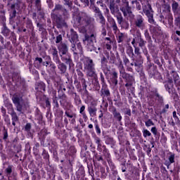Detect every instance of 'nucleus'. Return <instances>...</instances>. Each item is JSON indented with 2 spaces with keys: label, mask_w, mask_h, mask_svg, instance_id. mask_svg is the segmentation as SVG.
Listing matches in <instances>:
<instances>
[{
  "label": "nucleus",
  "mask_w": 180,
  "mask_h": 180,
  "mask_svg": "<svg viewBox=\"0 0 180 180\" xmlns=\"http://www.w3.org/2000/svg\"><path fill=\"white\" fill-rule=\"evenodd\" d=\"M52 23H66L70 19V12L60 4H56L51 13Z\"/></svg>",
  "instance_id": "f257e3e1"
},
{
  "label": "nucleus",
  "mask_w": 180,
  "mask_h": 180,
  "mask_svg": "<svg viewBox=\"0 0 180 180\" xmlns=\"http://www.w3.org/2000/svg\"><path fill=\"white\" fill-rule=\"evenodd\" d=\"M172 10L174 14L175 13H179L180 12V6L179 4L176 2L175 0H172Z\"/></svg>",
  "instance_id": "ddd939ff"
},
{
  "label": "nucleus",
  "mask_w": 180,
  "mask_h": 180,
  "mask_svg": "<svg viewBox=\"0 0 180 180\" xmlns=\"http://www.w3.org/2000/svg\"><path fill=\"white\" fill-rule=\"evenodd\" d=\"M30 127H32L30 124H27L26 126H25V130H27V131L30 130Z\"/></svg>",
  "instance_id": "37998d69"
},
{
  "label": "nucleus",
  "mask_w": 180,
  "mask_h": 180,
  "mask_svg": "<svg viewBox=\"0 0 180 180\" xmlns=\"http://www.w3.org/2000/svg\"><path fill=\"white\" fill-rule=\"evenodd\" d=\"M174 15V23H180V12L176 13Z\"/></svg>",
  "instance_id": "aec40b11"
},
{
  "label": "nucleus",
  "mask_w": 180,
  "mask_h": 180,
  "mask_svg": "<svg viewBox=\"0 0 180 180\" xmlns=\"http://www.w3.org/2000/svg\"><path fill=\"white\" fill-rule=\"evenodd\" d=\"M82 116H83V119H84V120H86L88 119V117L86 116V114L85 112L82 113Z\"/></svg>",
  "instance_id": "de8ad7c7"
},
{
  "label": "nucleus",
  "mask_w": 180,
  "mask_h": 180,
  "mask_svg": "<svg viewBox=\"0 0 180 180\" xmlns=\"http://www.w3.org/2000/svg\"><path fill=\"white\" fill-rule=\"evenodd\" d=\"M176 33L178 34V36H180V31H176Z\"/></svg>",
  "instance_id": "680f3d73"
},
{
  "label": "nucleus",
  "mask_w": 180,
  "mask_h": 180,
  "mask_svg": "<svg viewBox=\"0 0 180 180\" xmlns=\"http://www.w3.org/2000/svg\"><path fill=\"white\" fill-rule=\"evenodd\" d=\"M46 4L50 9H53V8H54V2L53 0H46Z\"/></svg>",
  "instance_id": "4be33fe9"
},
{
  "label": "nucleus",
  "mask_w": 180,
  "mask_h": 180,
  "mask_svg": "<svg viewBox=\"0 0 180 180\" xmlns=\"http://www.w3.org/2000/svg\"><path fill=\"white\" fill-rule=\"evenodd\" d=\"M0 41L2 44H4V38L2 37H0Z\"/></svg>",
  "instance_id": "5fc2aeb1"
},
{
  "label": "nucleus",
  "mask_w": 180,
  "mask_h": 180,
  "mask_svg": "<svg viewBox=\"0 0 180 180\" xmlns=\"http://www.w3.org/2000/svg\"><path fill=\"white\" fill-rule=\"evenodd\" d=\"M32 16H33L34 18H36V13H32Z\"/></svg>",
  "instance_id": "e2e57ef3"
},
{
  "label": "nucleus",
  "mask_w": 180,
  "mask_h": 180,
  "mask_svg": "<svg viewBox=\"0 0 180 180\" xmlns=\"http://www.w3.org/2000/svg\"><path fill=\"white\" fill-rule=\"evenodd\" d=\"M79 31L82 32V33H86V28H85L84 27H82L79 29Z\"/></svg>",
  "instance_id": "ea45409f"
},
{
  "label": "nucleus",
  "mask_w": 180,
  "mask_h": 180,
  "mask_svg": "<svg viewBox=\"0 0 180 180\" xmlns=\"http://www.w3.org/2000/svg\"><path fill=\"white\" fill-rule=\"evenodd\" d=\"M145 124L147 127H150V126H154V122L151 120H148L145 122Z\"/></svg>",
  "instance_id": "a878e982"
},
{
  "label": "nucleus",
  "mask_w": 180,
  "mask_h": 180,
  "mask_svg": "<svg viewBox=\"0 0 180 180\" xmlns=\"http://www.w3.org/2000/svg\"><path fill=\"white\" fill-rule=\"evenodd\" d=\"M61 40H63V37H61V35H58L56 37V43H60V41H61Z\"/></svg>",
  "instance_id": "c9c22d12"
},
{
  "label": "nucleus",
  "mask_w": 180,
  "mask_h": 180,
  "mask_svg": "<svg viewBox=\"0 0 180 180\" xmlns=\"http://www.w3.org/2000/svg\"><path fill=\"white\" fill-rule=\"evenodd\" d=\"M173 117H178L177 116H176V111H174L173 112Z\"/></svg>",
  "instance_id": "864d4df0"
},
{
  "label": "nucleus",
  "mask_w": 180,
  "mask_h": 180,
  "mask_svg": "<svg viewBox=\"0 0 180 180\" xmlns=\"http://www.w3.org/2000/svg\"><path fill=\"white\" fill-rule=\"evenodd\" d=\"M165 86L169 94H172L174 91V82H172V80H169L167 84H165Z\"/></svg>",
  "instance_id": "2eb2a0df"
},
{
  "label": "nucleus",
  "mask_w": 180,
  "mask_h": 180,
  "mask_svg": "<svg viewBox=\"0 0 180 180\" xmlns=\"http://www.w3.org/2000/svg\"><path fill=\"white\" fill-rule=\"evenodd\" d=\"M150 131H151L155 136H157V128H156L155 127H152Z\"/></svg>",
  "instance_id": "473e14b6"
},
{
  "label": "nucleus",
  "mask_w": 180,
  "mask_h": 180,
  "mask_svg": "<svg viewBox=\"0 0 180 180\" xmlns=\"http://www.w3.org/2000/svg\"><path fill=\"white\" fill-rule=\"evenodd\" d=\"M139 13L146 15L149 23H155L154 22V10H153V6L148 1L142 4V11H139Z\"/></svg>",
  "instance_id": "7ed1b4c3"
},
{
  "label": "nucleus",
  "mask_w": 180,
  "mask_h": 180,
  "mask_svg": "<svg viewBox=\"0 0 180 180\" xmlns=\"http://www.w3.org/2000/svg\"><path fill=\"white\" fill-rule=\"evenodd\" d=\"M84 110H85V105H82V106L80 108L79 113H81V114L84 113Z\"/></svg>",
  "instance_id": "a19ab883"
},
{
  "label": "nucleus",
  "mask_w": 180,
  "mask_h": 180,
  "mask_svg": "<svg viewBox=\"0 0 180 180\" xmlns=\"http://www.w3.org/2000/svg\"><path fill=\"white\" fill-rule=\"evenodd\" d=\"M143 137H150L151 136V132L148 129H143Z\"/></svg>",
  "instance_id": "b1692460"
},
{
  "label": "nucleus",
  "mask_w": 180,
  "mask_h": 180,
  "mask_svg": "<svg viewBox=\"0 0 180 180\" xmlns=\"http://www.w3.org/2000/svg\"><path fill=\"white\" fill-rule=\"evenodd\" d=\"M52 54H53V57H55V58L58 57V51H57V49H53V51H52Z\"/></svg>",
  "instance_id": "c756f323"
},
{
  "label": "nucleus",
  "mask_w": 180,
  "mask_h": 180,
  "mask_svg": "<svg viewBox=\"0 0 180 180\" xmlns=\"http://www.w3.org/2000/svg\"><path fill=\"white\" fill-rule=\"evenodd\" d=\"M84 44H86L89 50L90 51H92L94 50V41H92V39L88 37H85V39L83 40Z\"/></svg>",
  "instance_id": "f8f14e48"
},
{
  "label": "nucleus",
  "mask_w": 180,
  "mask_h": 180,
  "mask_svg": "<svg viewBox=\"0 0 180 180\" xmlns=\"http://www.w3.org/2000/svg\"><path fill=\"white\" fill-rule=\"evenodd\" d=\"M114 116L115 117H116V119H117L118 120H122V115H120V112H115L114 113Z\"/></svg>",
  "instance_id": "c85d7f7f"
},
{
  "label": "nucleus",
  "mask_w": 180,
  "mask_h": 180,
  "mask_svg": "<svg viewBox=\"0 0 180 180\" xmlns=\"http://www.w3.org/2000/svg\"><path fill=\"white\" fill-rule=\"evenodd\" d=\"M174 158H175V156L174 155H172L169 156V161L170 164H173V162H174Z\"/></svg>",
  "instance_id": "2f4dec72"
},
{
  "label": "nucleus",
  "mask_w": 180,
  "mask_h": 180,
  "mask_svg": "<svg viewBox=\"0 0 180 180\" xmlns=\"http://www.w3.org/2000/svg\"><path fill=\"white\" fill-rule=\"evenodd\" d=\"M19 9V5L18 4H12L11 6V12H10V20H12L13 18H16V15L18 13V10Z\"/></svg>",
  "instance_id": "9b49d317"
},
{
  "label": "nucleus",
  "mask_w": 180,
  "mask_h": 180,
  "mask_svg": "<svg viewBox=\"0 0 180 180\" xmlns=\"http://www.w3.org/2000/svg\"><path fill=\"white\" fill-rule=\"evenodd\" d=\"M160 15L158 17L159 22L161 23H174V16L171 13V6L168 2L163 0V4L160 8Z\"/></svg>",
  "instance_id": "f03ea898"
},
{
  "label": "nucleus",
  "mask_w": 180,
  "mask_h": 180,
  "mask_svg": "<svg viewBox=\"0 0 180 180\" xmlns=\"http://www.w3.org/2000/svg\"><path fill=\"white\" fill-rule=\"evenodd\" d=\"M112 84L117 85V72H112Z\"/></svg>",
  "instance_id": "6ab92c4d"
},
{
  "label": "nucleus",
  "mask_w": 180,
  "mask_h": 180,
  "mask_svg": "<svg viewBox=\"0 0 180 180\" xmlns=\"http://www.w3.org/2000/svg\"><path fill=\"white\" fill-rule=\"evenodd\" d=\"M58 49L60 56H64V54H67V52L68 51V48L67 47V45L65 44H62L60 46H59Z\"/></svg>",
  "instance_id": "dca6fc26"
},
{
  "label": "nucleus",
  "mask_w": 180,
  "mask_h": 180,
  "mask_svg": "<svg viewBox=\"0 0 180 180\" xmlns=\"http://www.w3.org/2000/svg\"><path fill=\"white\" fill-rule=\"evenodd\" d=\"M79 10L77 8L76 12L72 13V20L74 23H92L94 18L86 15L85 13H78Z\"/></svg>",
  "instance_id": "20e7f679"
},
{
  "label": "nucleus",
  "mask_w": 180,
  "mask_h": 180,
  "mask_svg": "<svg viewBox=\"0 0 180 180\" xmlns=\"http://www.w3.org/2000/svg\"><path fill=\"white\" fill-rule=\"evenodd\" d=\"M48 65H49V62H46V67H47Z\"/></svg>",
  "instance_id": "774afa93"
},
{
  "label": "nucleus",
  "mask_w": 180,
  "mask_h": 180,
  "mask_svg": "<svg viewBox=\"0 0 180 180\" xmlns=\"http://www.w3.org/2000/svg\"><path fill=\"white\" fill-rule=\"evenodd\" d=\"M124 39V35L123 34H118V43H122L123 39Z\"/></svg>",
  "instance_id": "bb28decb"
},
{
  "label": "nucleus",
  "mask_w": 180,
  "mask_h": 180,
  "mask_svg": "<svg viewBox=\"0 0 180 180\" xmlns=\"http://www.w3.org/2000/svg\"><path fill=\"white\" fill-rule=\"evenodd\" d=\"M103 117V114L101 113L100 115H99V117Z\"/></svg>",
  "instance_id": "338daca9"
},
{
  "label": "nucleus",
  "mask_w": 180,
  "mask_h": 180,
  "mask_svg": "<svg viewBox=\"0 0 180 180\" xmlns=\"http://www.w3.org/2000/svg\"><path fill=\"white\" fill-rule=\"evenodd\" d=\"M121 0H115L116 4H120Z\"/></svg>",
  "instance_id": "052dcab7"
},
{
  "label": "nucleus",
  "mask_w": 180,
  "mask_h": 180,
  "mask_svg": "<svg viewBox=\"0 0 180 180\" xmlns=\"http://www.w3.org/2000/svg\"><path fill=\"white\" fill-rule=\"evenodd\" d=\"M120 9L121 12H122L124 18H127V16H130L131 18H134V14H133V11H131V6H129V3L119 4Z\"/></svg>",
  "instance_id": "6e6552de"
},
{
  "label": "nucleus",
  "mask_w": 180,
  "mask_h": 180,
  "mask_svg": "<svg viewBox=\"0 0 180 180\" xmlns=\"http://www.w3.org/2000/svg\"><path fill=\"white\" fill-rule=\"evenodd\" d=\"M165 109H169V105L168 104L165 105Z\"/></svg>",
  "instance_id": "bf43d9fd"
},
{
  "label": "nucleus",
  "mask_w": 180,
  "mask_h": 180,
  "mask_svg": "<svg viewBox=\"0 0 180 180\" xmlns=\"http://www.w3.org/2000/svg\"><path fill=\"white\" fill-rule=\"evenodd\" d=\"M136 11H138L139 12H143V6H141L140 2H139V1L136 4Z\"/></svg>",
  "instance_id": "5701e85b"
},
{
  "label": "nucleus",
  "mask_w": 180,
  "mask_h": 180,
  "mask_svg": "<svg viewBox=\"0 0 180 180\" xmlns=\"http://www.w3.org/2000/svg\"><path fill=\"white\" fill-rule=\"evenodd\" d=\"M80 1L84 6H89L90 4L91 6H93V11L95 13L96 18L101 20V23H105V18L103 17V15H102V12H101L99 8L95 6L96 0H80Z\"/></svg>",
  "instance_id": "39448f33"
},
{
  "label": "nucleus",
  "mask_w": 180,
  "mask_h": 180,
  "mask_svg": "<svg viewBox=\"0 0 180 180\" xmlns=\"http://www.w3.org/2000/svg\"><path fill=\"white\" fill-rule=\"evenodd\" d=\"M134 43H136V40L133 39V41H131V44H133L134 47H136Z\"/></svg>",
  "instance_id": "4d7b16f0"
},
{
  "label": "nucleus",
  "mask_w": 180,
  "mask_h": 180,
  "mask_svg": "<svg viewBox=\"0 0 180 180\" xmlns=\"http://www.w3.org/2000/svg\"><path fill=\"white\" fill-rule=\"evenodd\" d=\"M12 101L14 103V105H19L20 103V99L18 98L16 96H13L12 98Z\"/></svg>",
  "instance_id": "412c9836"
},
{
  "label": "nucleus",
  "mask_w": 180,
  "mask_h": 180,
  "mask_svg": "<svg viewBox=\"0 0 180 180\" xmlns=\"http://www.w3.org/2000/svg\"><path fill=\"white\" fill-rule=\"evenodd\" d=\"M96 133L101 134V128H99V125H98V124H96Z\"/></svg>",
  "instance_id": "e433bc0d"
},
{
  "label": "nucleus",
  "mask_w": 180,
  "mask_h": 180,
  "mask_svg": "<svg viewBox=\"0 0 180 180\" xmlns=\"http://www.w3.org/2000/svg\"><path fill=\"white\" fill-rule=\"evenodd\" d=\"M15 122H16V121H13V122H12L13 126H15Z\"/></svg>",
  "instance_id": "0e129e2a"
},
{
  "label": "nucleus",
  "mask_w": 180,
  "mask_h": 180,
  "mask_svg": "<svg viewBox=\"0 0 180 180\" xmlns=\"http://www.w3.org/2000/svg\"><path fill=\"white\" fill-rule=\"evenodd\" d=\"M89 115H91V116H92V115H95L96 113V108H89Z\"/></svg>",
  "instance_id": "393cba45"
},
{
  "label": "nucleus",
  "mask_w": 180,
  "mask_h": 180,
  "mask_svg": "<svg viewBox=\"0 0 180 180\" xmlns=\"http://www.w3.org/2000/svg\"><path fill=\"white\" fill-rule=\"evenodd\" d=\"M15 106L18 112H22V105H20V103H19V104L15 105Z\"/></svg>",
  "instance_id": "72a5a7b5"
},
{
  "label": "nucleus",
  "mask_w": 180,
  "mask_h": 180,
  "mask_svg": "<svg viewBox=\"0 0 180 180\" xmlns=\"http://www.w3.org/2000/svg\"><path fill=\"white\" fill-rule=\"evenodd\" d=\"M108 21L109 22V23H116V22L115 21V19H113L111 17L108 18Z\"/></svg>",
  "instance_id": "f704fd0d"
},
{
  "label": "nucleus",
  "mask_w": 180,
  "mask_h": 180,
  "mask_svg": "<svg viewBox=\"0 0 180 180\" xmlns=\"http://www.w3.org/2000/svg\"><path fill=\"white\" fill-rule=\"evenodd\" d=\"M96 5H98V6H101V8H103V6H105V4H103V0L97 1Z\"/></svg>",
  "instance_id": "cd10ccee"
},
{
  "label": "nucleus",
  "mask_w": 180,
  "mask_h": 180,
  "mask_svg": "<svg viewBox=\"0 0 180 180\" xmlns=\"http://www.w3.org/2000/svg\"><path fill=\"white\" fill-rule=\"evenodd\" d=\"M105 49H107V50H110V49H112V46H110V44H107L105 45Z\"/></svg>",
  "instance_id": "09e8293b"
},
{
  "label": "nucleus",
  "mask_w": 180,
  "mask_h": 180,
  "mask_svg": "<svg viewBox=\"0 0 180 180\" xmlns=\"http://www.w3.org/2000/svg\"><path fill=\"white\" fill-rule=\"evenodd\" d=\"M36 60L39 61V63H41L43 61V59H41V58H37Z\"/></svg>",
  "instance_id": "603ef678"
},
{
  "label": "nucleus",
  "mask_w": 180,
  "mask_h": 180,
  "mask_svg": "<svg viewBox=\"0 0 180 180\" xmlns=\"http://www.w3.org/2000/svg\"><path fill=\"white\" fill-rule=\"evenodd\" d=\"M138 3L139 1H137V0H133L131 1V5H134V4L136 5Z\"/></svg>",
  "instance_id": "8fccbe9b"
},
{
  "label": "nucleus",
  "mask_w": 180,
  "mask_h": 180,
  "mask_svg": "<svg viewBox=\"0 0 180 180\" xmlns=\"http://www.w3.org/2000/svg\"><path fill=\"white\" fill-rule=\"evenodd\" d=\"M35 6L37 12H41V0H36Z\"/></svg>",
  "instance_id": "f3484780"
},
{
  "label": "nucleus",
  "mask_w": 180,
  "mask_h": 180,
  "mask_svg": "<svg viewBox=\"0 0 180 180\" xmlns=\"http://www.w3.org/2000/svg\"><path fill=\"white\" fill-rule=\"evenodd\" d=\"M3 34H4V36H8L9 30L8 28L5 27L3 30Z\"/></svg>",
  "instance_id": "7c9ffc66"
},
{
  "label": "nucleus",
  "mask_w": 180,
  "mask_h": 180,
  "mask_svg": "<svg viewBox=\"0 0 180 180\" xmlns=\"http://www.w3.org/2000/svg\"><path fill=\"white\" fill-rule=\"evenodd\" d=\"M103 36H106V32H103Z\"/></svg>",
  "instance_id": "69168bd1"
},
{
  "label": "nucleus",
  "mask_w": 180,
  "mask_h": 180,
  "mask_svg": "<svg viewBox=\"0 0 180 180\" xmlns=\"http://www.w3.org/2000/svg\"><path fill=\"white\" fill-rule=\"evenodd\" d=\"M0 19H1V20H2V23H6V18L5 17V16H1V17H0Z\"/></svg>",
  "instance_id": "79ce46f5"
},
{
  "label": "nucleus",
  "mask_w": 180,
  "mask_h": 180,
  "mask_svg": "<svg viewBox=\"0 0 180 180\" xmlns=\"http://www.w3.org/2000/svg\"><path fill=\"white\" fill-rule=\"evenodd\" d=\"M129 18L131 23H133V19L134 23H143V22H144V18H143V16L141 15H136L135 18L134 15V18L129 16Z\"/></svg>",
  "instance_id": "4468645a"
},
{
  "label": "nucleus",
  "mask_w": 180,
  "mask_h": 180,
  "mask_svg": "<svg viewBox=\"0 0 180 180\" xmlns=\"http://www.w3.org/2000/svg\"><path fill=\"white\" fill-rule=\"evenodd\" d=\"M6 172H7L8 174H11V172H12V168L8 167L7 169H6Z\"/></svg>",
  "instance_id": "a18cd8bd"
},
{
  "label": "nucleus",
  "mask_w": 180,
  "mask_h": 180,
  "mask_svg": "<svg viewBox=\"0 0 180 180\" xmlns=\"http://www.w3.org/2000/svg\"><path fill=\"white\" fill-rule=\"evenodd\" d=\"M94 128V125H92V124H89V129H93Z\"/></svg>",
  "instance_id": "6e6d98bb"
},
{
  "label": "nucleus",
  "mask_w": 180,
  "mask_h": 180,
  "mask_svg": "<svg viewBox=\"0 0 180 180\" xmlns=\"http://www.w3.org/2000/svg\"><path fill=\"white\" fill-rule=\"evenodd\" d=\"M110 11L112 15H116L120 13L119 6L116 5L114 0L110 1Z\"/></svg>",
  "instance_id": "9d476101"
},
{
  "label": "nucleus",
  "mask_w": 180,
  "mask_h": 180,
  "mask_svg": "<svg viewBox=\"0 0 180 180\" xmlns=\"http://www.w3.org/2000/svg\"><path fill=\"white\" fill-rule=\"evenodd\" d=\"M58 68H60L61 70H65V65L63 63H60L58 65Z\"/></svg>",
  "instance_id": "58836bf2"
},
{
  "label": "nucleus",
  "mask_w": 180,
  "mask_h": 180,
  "mask_svg": "<svg viewBox=\"0 0 180 180\" xmlns=\"http://www.w3.org/2000/svg\"><path fill=\"white\" fill-rule=\"evenodd\" d=\"M139 46H140V47H143V46H144V43L143 42H141L139 44Z\"/></svg>",
  "instance_id": "13d9d810"
},
{
  "label": "nucleus",
  "mask_w": 180,
  "mask_h": 180,
  "mask_svg": "<svg viewBox=\"0 0 180 180\" xmlns=\"http://www.w3.org/2000/svg\"><path fill=\"white\" fill-rule=\"evenodd\" d=\"M84 70L88 77H95V68H94V63L89 58H84L82 59Z\"/></svg>",
  "instance_id": "423d86ee"
},
{
  "label": "nucleus",
  "mask_w": 180,
  "mask_h": 180,
  "mask_svg": "<svg viewBox=\"0 0 180 180\" xmlns=\"http://www.w3.org/2000/svg\"><path fill=\"white\" fill-rule=\"evenodd\" d=\"M61 1L65 6H68L70 11H72L73 4L77 6H80L78 0H61Z\"/></svg>",
  "instance_id": "1a4fd4ad"
},
{
  "label": "nucleus",
  "mask_w": 180,
  "mask_h": 180,
  "mask_svg": "<svg viewBox=\"0 0 180 180\" xmlns=\"http://www.w3.org/2000/svg\"><path fill=\"white\" fill-rule=\"evenodd\" d=\"M65 115H66V116L68 117H70V119H72V117H74V116L72 115H70L68 112H65Z\"/></svg>",
  "instance_id": "c03bdc74"
},
{
  "label": "nucleus",
  "mask_w": 180,
  "mask_h": 180,
  "mask_svg": "<svg viewBox=\"0 0 180 180\" xmlns=\"http://www.w3.org/2000/svg\"><path fill=\"white\" fill-rule=\"evenodd\" d=\"M12 117L13 121L18 122V116L16 115V114H13Z\"/></svg>",
  "instance_id": "4c0bfd02"
},
{
  "label": "nucleus",
  "mask_w": 180,
  "mask_h": 180,
  "mask_svg": "<svg viewBox=\"0 0 180 180\" xmlns=\"http://www.w3.org/2000/svg\"><path fill=\"white\" fill-rule=\"evenodd\" d=\"M129 4V0H121L120 4Z\"/></svg>",
  "instance_id": "49530a36"
},
{
  "label": "nucleus",
  "mask_w": 180,
  "mask_h": 180,
  "mask_svg": "<svg viewBox=\"0 0 180 180\" xmlns=\"http://www.w3.org/2000/svg\"><path fill=\"white\" fill-rule=\"evenodd\" d=\"M68 36H69V39H70V42L72 44V47L73 49V51H75L74 50L75 47H77V50H79V52L82 51V46H81V44L78 40V34H77V32H75L74 30H70V32L68 33Z\"/></svg>",
  "instance_id": "0eeeda50"
},
{
  "label": "nucleus",
  "mask_w": 180,
  "mask_h": 180,
  "mask_svg": "<svg viewBox=\"0 0 180 180\" xmlns=\"http://www.w3.org/2000/svg\"><path fill=\"white\" fill-rule=\"evenodd\" d=\"M140 50L137 48V47H135V54H139Z\"/></svg>",
  "instance_id": "3c124183"
},
{
  "label": "nucleus",
  "mask_w": 180,
  "mask_h": 180,
  "mask_svg": "<svg viewBox=\"0 0 180 180\" xmlns=\"http://www.w3.org/2000/svg\"><path fill=\"white\" fill-rule=\"evenodd\" d=\"M114 15L116 16L118 23H122V22H123V16L122 15V13H117V14Z\"/></svg>",
  "instance_id": "a211bd4d"
}]
</instances>
